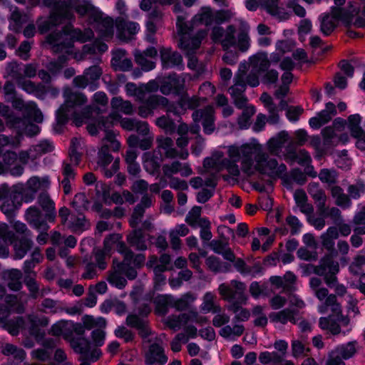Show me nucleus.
I'll list each match as a JSON object with an SVG mask.
<instances>
[{
	"label": "nucleus",
	"instance_id": "nucleus-21",
	"mask_svg": "<svg viewBox=\"0 0 365 365\" xmlns=\"http://www.w3.org/2000/svg\"><path fill=\"white\" fill-rule=\"evenodd\" d=\"M261 8L279 21H285L290 18V14L279 6V0H261Z\"/></svg>",
	"mask_w": 365,
	"mask_h": 365
},
{
	"label": "nucleus",
	"instance_id": "nucleus-42",
	"mask_svg": "<svg viewBox=\"0 0 365 365\" xmlns=\"http://www.w3.org/2000/svg\"><path fill=\"white\" fill-rule=\"evenodd\" d=\"M27 120L24 118L16 117L10 115L7 118L6 124L9 127L13 128L17 130V134L16 136H19L20 138L24 133H31L25 128Z\"/></svg>",
	"mask_w": 365,
	"mask_h": 365
},
{
	"label": "nucleus",
	"instance_id": "nucleus-51",
	"mask_svg": "<svg viewBox=\"0 0 365 365\" xmlns=\"http://www.w3.org/2000/svg\"><path fill=\"white\" fill-rule=\"evenodd\" d=\"M201 207L198 206L193 207L188 212L185 221L192 227L199 226L201 220H207L206 218H201Z\"/></svg>",
	"mask_w": 365,
	"mask_h": 365
},
{
	"label": "nucleus",
	"instance_id": "nucleus-52",
	"mask_svg": "<svg viewBox=\"0 0 365 365\" xmlns=\"http://www.w3.org/2000/svg\"><path fill=\"white\" fill-rule=\"evenodd\" d=\"M83 324L86 329H98L103 328L106 327V320L101 317L95 319L91 316L86 315L82 319Z\"/></svg>",
	"mask_w": 365,
	"mask_h": 365
},
{
	"label": "nucleus",
	"instance_id": "nucleus-47",
	"mask_svg": "<svg viewBox=\"0 0 365 365\" xmlns=\"http://www.w3.org/2000/svg\"><path fill=\"white\" fill-rule=\"evenodd\" d=\"M19 87L29 93H36L39 91L40 85H36L30 80L25 79L22 76H13Z\"/></svg>",
	"mask_w": 365,
	"mask_h": 365
},
{
	"label": "nucleus",
	"instance_id": "nucleus-26",
	"mask_svg": "<svg viewBox=\"0 0 365 365\" xmlns=\"http://www.w3.org/2000/svg\"><path fill=\"white\" fill-rule=\"evenodd\" d=\"M64 96L66 98L65 104L59 108L58 115L63 113L67 108L81 106L86 102V98L82 93H73L70 89L65 90Z\"/></svg>",
	"mask_w": 365,
	"mask_h": 365
},
{
	"label": "nucleus",
	"instance_id": "nucleus-63",
	"mask_svg": "<svg viewBox=\"0 0 365 365\" xmlns=\"http://www.w3.org/2000/svg\"><path fill=\"white\" fill-rule=\"evenodd\" d=\"M24 324L23 318L20 317L15 320L6 321L3 327L13 336H16L19 332V327Z\"/></svg>",
	"mask_w": 365,
	"mask_h": 365
},
{
	"label": "nucleus",
	"instance_id": "nucleus-39",
	"mask_svg": "<svg viewBox=\"0 0 365 365\" xmlns=\"http://www.w3.org/2000/svg\"><path fill=\"white\" fill-rule=\"evenodd\" d=\"M331 196L335 199V203L341 207H348L351 204L349 196L345 194L339 186H333L331 188Z\"/></svg>",
	"mask_w": 365,
	"mask_h": 365
},
{
	"label": "nucleus",
	"instance_id": "nucleus-54",
	"mask_svg": "<svg viewBox=\"0 0 365 365\" xmlns=\"http://www.w3.org/2000/svg\"><path fill=\"white\" fill-rule=\"evenodd\" d=\"M107 280L118 289L124 288L127 284L126 279L121 276V272L118 269L110 272Z\"/></svg>",
	"mask_w": 365,
	"mask_h": 365
},
{
	"label": "nucleus",
	"instance_id": "nucleus-11",
	"mask_svg": "<svg viewBox=\"0 0 365 365\" xmlns=\"http://www.w3.org/2000/svg\"><path fill=\"white\" fill-rule=\"evenodd\" d=\"M150 344L148 346L147 350L145 351V362L147 365L159 364L163 365L168 361V357L165 355L163 346V340L160 338H155V339L145 340V343Z\"/></svg>",
	"mask_w": 365,
	"mask_h": 365
},
{
	"label": "nucleus",
	"instance_id": "nucleus-18",
	"mask_svg": "<svg viewBox=\"0 0 365 365\" xmlns=\"http://www.w3.org/2000/svg\"><path fill=\"white\" fill-rule=\"evenodd\" d=\"M115 25L118 37L123 41L131 40L138 31V25L135 23L126 21L123 17L116 19Z\"/></svg>",
	"mask_w": 365,
	"mask_h": 365
},
{
	"label": "nucleus",
	"instance_id": "nucleus-53",
	"mask_svg": "<svg viewBox=\"0 0 365 365\" xmlns=\"http://www.w3.org/2000/svg\"><path fill=\"white\" fill-rule=\"evenodd\" d=\"M40 306L38 310L43 313L56 314L61 309L58 302L51 298L44 299Z\"/></svg>",
	"mask_w": 365,
	"mask_h": 365
},
{
	"label": "nucleus",
	"instance_id": "nucleus-7",
	"mask_svg": "<svg viewBox=\"0 0 365 365\" xmlns=\"http://www.w3.org/2000/svg\"><path fill=\"white\" fill-rule=\"evenodd\" d=\"M68 1H58L57 0H44V4L52 7L50 18L48 20L39 19L38 21V29L41 34H45L52 27L62 24L66 18L71 16L68 11L63 12V10L68 5Z\"/></svg>",
	"mask_w": 365,
	"mask_h": 365
},
{
	"label": "nucleus",
	"instance_id": "nucleus-9",
	"mask_svg": "<svg viewBox=\"0 0 365 365\" xmlns=\"http://www.w3.org/2000/svg\"><path fill=\"white\" fill-rule=\"evenodd\" d=\"M120 148V142L116 139L113 132H107L106 135L102 140V146L98 153L97 163L99 166L105 168L113 160V156L109 153V149L115 152Z\"/></svg>",
	"mask_w": 365,
	"mask_h": 365
},
{
	"label": "nucleus",
	"instance_id": "nucleus-32",
	"mask_svg": "<svg viewBox=\"0 0 365 365\" xmlns=\"http://www.w3.org/2000/svg\"><path fill=\"white\" fill-rule=\"evenodd\" d=\"M50 185V180L48 177L38 178L36 176L31 178L26 182V187L32 192L29 200L34 198V194L40 190H46Z\"/></svg>",
	"mask_w": 365,
	"mask_h": 365
},
{
	"label": "nucleus",
	"instance_id": "nucleus-58",
	"mask_svg": "<svg viewBox=\"0 0 365 365\" xmlns=\"http://www.w3.org/2000/svg\"><path fill=\"white\" fill-rule=\"evenodd\" d=\"M120 118V115L116 112H113L110 114L108 117L104 118L101 117L98 120V126L99 129H103L106 131V134L107 132H111L108 130L110 127L111 126L113 121L118 120Z\"/></svg>",
	"mask_w": 365,
	"mask_h": 365
},
{
	"label": "nucleus",
	"instance_id": "nucleus-25",
	"mask_svg": "<svg viewBox=\"0 0 365 365\" xmlns=\"http://www.w3.org/2000/svg\"><path fill=\"white\" fill-rule=\"evenodd\" d=\"M162 170L164 175L167 178H172L173 175L179 172L183 177H187L192 173V170L188 164H182L178 160L173 161L170 164L164 165Z\"/></svg>",
	"mask_w": 365,
	"mask_h": 365
},
{
	"label": "nucleus",
	"instance_id": "nucleus-40",
	"mask_svg": "<svg viewBox=\"0 0 365 365\" xmlns=\"http://www.w3.org/2000/svg\"><path fill=\"white\" fill-rule=\"evenodd\" d=\"M113 109L120 110L125 115L133 113L134 108L133 104L128 101H124L120 97H114L110 101Z\"/></svg>",
	"mask_w": 365,
	"mask_h": 365
},
{
	"label": "nucleus",
	"instance_id": "nucleus-59",
	"mask_svg": "<svg viewBox=\"0 0 365 365\" xmlns=\"http://www.w3.org/2000/svg\"><path fill=\"white\" fill-rule=\"evenodd\" d=\"M336 24L330 14H327L323 16L321 21V31L324 35H329L336 28Z\"/></svg>",
	"mask_w": 365,
	"mask_h": 365
},
{
	"label": "nucleus",
	"instance_id": "nucleus-45",
	"mask_svg": "<svg viewBox=\"0 0 365 365\" xmlns=\"http://www.w3.org/2000/svg\"><path fill=\"white\" fill-rule=\"evenodd\" d=\"M32 240L26 237H22L18 244L14 245L15 257L17 259L23 258L27 252L31 248Z\"/></svg>",
	"mask_w": 365,
	"mask_h": 365
},
{
	"label": "nucleus",
	"instance_id": "nucleus-2",
	"mask_svg": "<svg viewBox=\"0 0 365 365\" xmlns=\"http://www.w3.org/2000/svg\"><path fill=\"white\" fill-rule=\"evenodd\" d=\"M218 292L224 300L230 302L227 309L235 314L236 321L244 322L249 319L250 312L242 307L248 299L244 282L234 279L230 282V286L222 283L219 285Z\"/></svg>",
	"mask_w": 365,
	"mask_h": 365
},
{
	"label": "nucleus",
	"instance_id": "nucleus-6",
	"mask_svg": "<svg viewBox=\"0 0 365 365\" xmlns=\"http://www.w3.org/2000/svg\"><path fill=\"white\" fill-rule=\"evenodd\" d=\"M130 87H133V93H130L131 96L136 97L139 101L143 103L138 108V114L143 118L153 116L154 115V110L158 108L166 109L167 113L173 112L175 106L173 103H170L169 100L160 95H151L145 101V92H147L143 86L137 88L133 83H128L126 85L127 91L130 90Z\"/></svg>",
	"mask_w": 365,
	"mask_h": 365
},
{
	"label": "nucleus",
	"instance_id": "nucleus-16",
	"mask_svg": "<svg viewBox=\"0 0 365 365\" xmlns=\"http://www.w3.org/2000/svg\"><path fill=\"white\" fill-rule=\"evenodd\" d=\"M215 111L212 106H208L203 109L196 110L192 113L195 123L202 120V126L205 133L210 134L215 129Z\"/></svg>",
	"mask_w": 365,
	"mask_h": 365
},
{
	"label": "nucleus",
	"instance_id": "nucleus-34",
	"mask_svg": "<svg viewBox=\"0 0 365 365\" xmlns=\"http://www.w3.org/2000/svg\"><path fill=\"white\" fill-rule=\"evenodd\" d=\"M223 153L221 151H215L210 157L204 160L203 166L206 169H213L220 171L224 168Z\"/></svg>",
	"mask_w": 365,
	"mask_h": 365
},
{
	"label": "nucleus",
	"instance_id": "nucleus-15",
	"mask_svg": "<svg viewBox=\"0 0 365 365\" xmlns=\"http://www.w3.org/2000/svg\"><path fill=\"white\" fill-rule=\"evenodd\" d=\"M26 319L29 333L34 337L37 342H40L46 335L45 331L41 327H46L48 325V318L44 316L40 317L36 314H31L27 315Z\"/></svg>",
	"mask_w": 365,
	"mask_h": 365
},
{
	"label": "nucleus",
	"instance_id": "nucleus-12",
	"mask_svg": "<svg viewBox=\"0 0 365 365\" xmlns=\"http://www.w3.org/2000/svg\"><path fill=\"white\" fill-rule=\"evenodd\" d=\"M58 1H68L69 3L63 9V12L68 11L71 16L66 18V20H71L74 17L73 10L81 16H87L88 22L98 12V9L96 8L90 1L87 0H57Z\"/></svg>",
	"mask_w": 365,
	"mask_h": 365
},
{
	"label": "nucleus",
	"instance_id": "nucleus-3",
	"mask_svg": "<svg viewBox=\"0 0 365 365\" xmlns=\"http://www.w3.org/2000/svg\"><path fill=\"white\" fill-rule=\"evenodd\" d=\"M236 26L230 24L225 29L215 26L212 30V38L219 42L225 51L232 47L237 48L241 52L247 51L250 47V37L247 28H240L236 36Z\"/></svg>",
	"mask_w": 365,
	"mask_h": 365
},
{
	"label": "nucleus",
	"instance_id": "nucleus-44",
	"mask_svg": "<svg viewBox=\"0 0 365 365\" xmlns=\"http://www.w3.org/2000/svg\"><path fill=\"white\" fill-rule=\"evenodd\" d=\"M88 222L82 213L77 215H72L68 222V227L73 232H81L86 228Z\"/></svg>",
	"mask_w": 365,
	"mask_h": 365
},
{
	"label": "nucleus",
	"instance_id": "nucleus-64",
	"mask_svg": "<svg viewBox=\"0 0 365 365\" xmlns=\"http://www.w3.org/2000/svg\"><path fill=\"white\" fill-rule=\"evenodd\" d=\"M344 359L336 349L329 352L325 365H345Z\"/></svg>",
	"mask_w": 365,
	"mask_h": 365
},
{
	"label": "nucleus",
	"instance_id": "nucleus-19",
	"mask_svg": "<svg viewBox=\"0 0 365 365\" xmlns=\"http://www.w3.org/2000/svg\"><path fill=\"white\" fill-rule=\"evenodd\" d=\"M25 220L37 230H48L49 227L43 219L41 210L36 206H31L26 210Z\"/></svg>",
	"mask_w": 365,
	"mask_h": 365
},
{
	"label": "nucleus",
	"instance_id": "nucleus-61",
	"mask_svg": "<svg viewBox=\"0 0 365 365\" xmlns=\"http://www.w3.org/2000/svg\"><path fill=\"white\" fill-rule=\"evenodd\" d=\"M349 128L353 137H357L360 131L362 130L359 124L361 117L358 114L351 115L348 118Z\"/></svg>",
	"mask_w": 365,
	"mask_h": 365
},
{
	"label": "nucleus",
	"instance_id": "nucleus-23",
	"mask_svg": "<svg viewBox=\"0 0 365 365\" xmlns=\"http://www.w3.org/2000/svg\"><path fill=\"white\" fill-rule=\"evenodd\" d=\"M285 158L291 162L297 161L301 165L310 164L312 158L305 150L296 151L293 143H289L286 147Z\"/></svg>",
	"mask_w": 365,
	"mask_h": 365
},
{
	"label": "nucleus",
	"instance_id": "nucleus-28",
	"mask_svg": "<svg viewBox=\"0 0 365 365\" xmlns=\"http://www.w3.org/2000/svg\"><path fill=\"white\" fill-rule=\"evenodd\" d=\"M209 246L215 253L222 255L226 260L235 261V255L228 247L227 242L222 240H212L209 243Z\"/></svg>",
	"mask_w": 365,
	"mask_h": 365
},
{
	"label": "nucleus",
	"instance_id": "nucleus-37",
	"mask_svg": "<svg viewBox=\"0 0 365 365\" xmlns=\"http://www.w3.org/2000/svg\"><path fill=\"white\" fill-rule=\"evenodd\" d=\"M1 353L6 356H12L15 360L23 361L26 359V351L12 344L2 345Z\"/></svg>",
	"mask_w": 365,
	"mask_h": 365
},
{
	"label": "nucleus",
	"instance_id": "nucleus-33",
	"mask_svg": "<svg viewBox=\"0 0 365 365\" xmlns=\"http://www.w3.org/2000/svg\"><path fill=\"white\" fill-rule=\"evenodd\" d=\"M217 297L208 292H206L202 298L201 310L204 313H220L222 311L221 307L216 302Z\"/></svg>",
	"mask_w": 365,
	"mask_h": 365
},
{
	"label": "nucleus",
	"instance_id": "nucleus-55",
	"mask_svg": "<svg viewBox=\"0 0 365 365\" xmlns=\"http://www.w3.org/2000/svg\"><path fill=\"white\" fill-rule=\"evenodd\" d=\"M356 341H350L345 345L336 348L344 360L353 357L357 351Z\"/></svg>",
	"mask_w": 365,
	"mask_h": 365
},
{
	"label": "nucleus",
	"instance_id": "nucleus-35",
	"mask_svg": "<svg viewBox=\"0 0 365 365\" xmlns=\"http://www.w3.org/2000/svg\"><path fill=\"white\" fill-rule=\"evenodd\" d=\"M250 61L252 67L257 72L265 71L270 66V61L268 59L267 54L263 52L252 56Z\"/></svg>",
	"mask_w": 365,
	"mask_h": 365
},
{
	"label": "nucleus",
	"instance_id": "nucleus-49",
	"mask_svg": "<svg viewBox=\"0 0 365 365\" xmlns=\"http://www.w3.org/2000/svg\"><path fill=\"white\" fill-rule=\"evenodd\" d=\"M205 264L210 270L215 273L229 270V266L225 265L219 258L210 256L206 259Z\"/></svg>",
	"mask_w": 365,
	"mask_h": 365
},
{
	"label": "nucleus",
	"instance_id": "nucleus-5",
	"mask_svg": "<svg viewBox=\"0 0 365 365\" xmlns=\"http://www.w3.org/2000/svg\"><path fill=\"white\" fill-rule=\"evenodd\" d=\"M93 37V32L90 29L82 31L80 29H73L71 25H67L63 28L62 32H54L48 35L46 41L51 46V49L53 52L58 53L69 48L74 40L85 42Z\"/></svg>",
	"mask_w": 365,
	"mask_h": 365
},
{
	"label": "nucleus",
	"instance_id": "nucleus-14",
	"mask_svg": "<svg viewBox=\"0 0 365 365\" xmlns=\"http://www.w3.org/2000/svg\"><path fill=\"white\" fill-rule=\"evenodd\" d=\"M89 24L96 29L101 36L110 38L113 35V20L99 10L90 20Z\"/></svg>",
	"mask_w": 365,
	"mask_h": 365
},
{
	"label": "nucleus",
	"instance_id": "nucleus-36",
	"mask_svg": "<svg viewBox=\"0 0 365 365\" xmlns=\"http://www.w3.org/2000/svg\"><path fill=\"white\" fill-rule=\"evenodd\" d=\"M215 21V13L210 7H203L193 18L192 24L199 23L205 26H210Z\"/></svg>",
	"mask_w": 365,
	"mask_h": 365
},
{
	"label": "nucleus",
	"instance_id": "nucleus-57",
	"mask_svg": "<svg viewBox=\"0 0 365 365\" xmlns=\"http://www.w3.org/2000/svg\"><path fill=\"white\" fill-rule=\"evenodd\" d=\"M88 204L89 201L83 192L77 193L71 203V206L78 211L87 210Z\"/></svg>",
	"mask_w": 365,
	"mask_h": 365
},
{
	"label": "nucleus",
	"instance_id": "nucleus-41",
	"mask_svg": "<svg viewBox=\"0 0 365 365\" xmlns=\"http://www.w3.org/2000/svg\"><path fill=\"white\" fill-rule=\"evenodd\" d=\"M269 317L272 322H279L282 324H287V322H290L293 324L297 323L293 311L289 309H284L280 312L273 313L270 314Z\"/></svg>",
	"mask_w": 365,
	"mask_h": 365
},
{
	"label": "nucleus",
	"instance_id": "nucleus-62",
	"mask_svg": "<svg viewBox=\"0 0 365 365\" xmlns=\"http://www.w3.org/2000/svg\"><path fill=\"white\" fill-rule=\"evenodd\" d=\"M286 6L299 18H304L307 15V11L305 8L299 4V0H287Z\"/></svg>",
	"mask_w": 365,
	"mask_h": 365
},
{
	"label": "nucleus",
	"instance_id": "nucleus-48",
	"mask_svg": "<svg viewBox=\"0 0 365 365\" xmlns=\"http://www.w3.org/2000/svg\"><path fill=\"white\" fill-rule=\"evenodd\" d=\"M143 163L145 170L149 173H154L160 168L158 158L152 152H147L143 154Z\"/></svg>",
	"mask_w": 365,
	"mask_h": 365
},
{
	"label": "nucleus",
	"instance_id": "nucleus-20",
	"mask_svg": "<svg viewBox=\"0 0 365 365\" xmlns=\"http://www.w3.org/2000/svg\"><path fill=\"white\" fill-rule=\"evenodd\" d=\"M37 202L46 213V218L49 222L56 219V204L46 190L41 191L37 197Z\"/></svg>",
	"mask_w": 365,
	"mask_h": 365
},
{
	"label": "nucleus",
	"instance_id": "nucleus-22",
	"mask_svg": "<svg viewBox=\"0 0 365 365\" xmlns=\"http://www.w3.org/2000/svg\"><path fill=\"white\" fill-rule=\"evenodd\" d=\"M160 56L163 68L178 66L182 63L181 54L176 51H173L170 48H161Z\"/></svg>",
	"mask_w": 365,
	"mask_h": 365
},
{
	"label": "nucleus",
	"instance_id": "nucleus-60",
	"mask_svg": "<svg viewBox=\"0 0 365 365\" xmlns=\"http://www.w3.org/2000/svg\"><path fill=\"white\" fill-rule=\"evenodd\" d=\"M255 109L254 106L245 108L242 115L238 118V125L240 128H245L249 125L251 117L255 114Z\"/></svg>",
	"mask_w": 365,
	"mask_h": 365
},
{
	"label": "nucleus",
	"instance_id": "nucleus-1",
	"mask_svg": "<svg viewBox=\"0 0 365 365\" xmlns=\"http://www.w3.org/2000/svg\"><path fill=\"white\" fill-rule=\"evenodd\" d=\"M322 281L317 277H313L309 280V286L314 291L315 296L319 301L324 300L319 307V311L322 314L327 312L329 308L333 315L320 317L319 320V327L323 330L329 331L333 335H338L341 332V326L347 327L350 323V319L347 315H343L341 305L338 302L335 294H329L327 288L322 287Z\"/></svg>",
	"mask_w": 365,
	"mask_h": 365
},
{
	"label": "nucleus",
	"instance_id": "nucleus-30",
	"mask_svg": "<svg viewBox=\"0 0 365 365\" xmlns=\"http://www.w3.org/2000/svg\"><path fill=\"white\" fill-rule=\"evenodd\" d=\"M233 262L235 269L243 275L249 274L254 277L261 273L262 271V267L259 262L255 263L252 267L247 266L245 260L242 258H235Z\"/></svg>",
	"mask_w": 365,
	"mask_h": 365
},
{
	"label": "nucleus",
	"instance_id": "nucleus-24",
	"mask_svg": "<svg viewBox=\"0 0 365 365\" xmlns=\"http://www.w3.org/2000/svg\"><path fill=\"white\" fill-rule=\"evenodd\" d=\"M126 240L130 247L138 251H145L148 248L145 235L140 227L133 228L128 234Z\"/></svg>",
	"mask_w": 365,
	"mask_h": 365
},
{
	"label": "nucleus",
	"instance_id": "nucleus-31",
	"mask_svg": "<svg viewBox=\"0 0 365 365\" xmlns=\"http://www.w3.org/2000/svg\"><path fill=\"white\" fill-rule=\"evenodd\" d=\"M245 90V71L240 69L235 76L234 85L230 87L229 91L232 98L244 96Z\"/></svg>",
	"mask_w": 365,
	"mask_h": 365
},
{
	"label": "nucleus",
	"instance_id": "nucleus-17",
	"mask_svg": "<svg viewBox=\"0 0 365 365\" xmlns=\"http://www.w3.org/2000/svg\"><path fill=\"white\" fill-rule=\"evenodd\" d=\"M184 79L176 74L170 75L160 82V91L163 95L179 94L184 88Z\"/></svg>",
	"mask_w": 365,
	"mask_h": 365
},
{
	"label": "nucleus",
	"instance_id": "nucleus-50",
	"mask_svg": "<svg viewBox=\"0 0 365 365\" xmlns=\"http://www.w3.org/2000/svg\"><path fill=\"white\" fill-rule=\"evenodd\" d=\"M134 57L136 63L144 71H148L153 70L155 66V63L152 61L148 60L145 56H144V53L140 51L135 50Z\"/></svg>",
	"mask_w": 365,
	"mask_h": 365
},
{
	"label": "nucleus",
	"instance_id": "nucleus-56",
	"mask_svg": "<svg viewBox=\"0 0 365 365\" xmlns=\"http://www.w3.org/2000/svg\"><path fill=\"white\" fill-rule=\"evenodd\" d=\"M195 299V296L191 293H187L181 297V298L174 301L173 307L178 311L186 309L190 303Z\"/></svg>",
	"mask_w": 365,
	"mask_h": 365
},
{
	"label": "nucleus",
	"instance_id": "nucleus-4",
	"mask_svg": "<svg viewBox=\"0 0 365 365\" xmlns=\"http://www.w3.org/2000/svg\"><path fill=\"white\" fill-rule=\"evenodd\" d=\"M176 29L178 46L185 55L195 53L196 50L200 48L202 41L207 35V31L204 29H200L193 34L192 23L186 21L183 16H178Z\"/></svg>",
	"mask_w": 365,
	"mask_h": 365
},
{
	"label": "nucleus",
	"instance_id": "nucleus-29",
	"mask_svg": "<svg viewBox=\"0 0 365 365\" xmlns=\"http://www.w3.org/2000/svg\"><path fill=\"white\" fill-rule=\"evenodd\" d=\"M22 273L20 270L12 269L4 272L3 278L6 282L9 288L14 291H19L21 289L22 284L21 279Z\"/></svg>",
	"mask_w": 365,
	"mask_h": 365
},
{
	"label": "nucleus",
	"instance_id": "nucleus-10",
	"mask_svg": "<svg viewBox=\"0 0 365 365\" xmlns=\"http://www.w3.org/2000/svg\"><path fill=\"white\" fill-rule=\"evenodd\" d=\"M256 168L261 173L273 178L282 177L287 170L285 165L278 164L275 159H269L267 155L264 152L257 158Z\"/></svg>",
	"mask_w": 365,
	"mask_h": 365
},
{
	"label": "nucleus",
	"instance_id": "nucleus-38",
	"mask_svg": "<svg viewBox=\"0 0 365 365\" xmlns=\"http://www.w3.org/2000/svg\"><path fill=\"white\" fill-rule=\"evenodd\" d=\"M289 135L285 131H282L278 135L271 138L268 143V150L272 154H276L283 145L288 140Z\"/></svg>",
	"mask_w": 365,
	"mask_h": 365
},
{
	"label": "nucleus",
	"instance_id": "nucleus-46",
	"mask_svg": "<svg viewBox=\"0 0 365 365\" xmlns=\"http://www.w3.org/2000/svg\"><path fill=\"white\" fill-rule=\"evenodd\" d=\"M155 125L163 129L165 133L172 134L175 132V124L168 115H162L155 120Z\"/></svg>",
	"mask_w": 365,
	"mask_h": 365
},
{
	"label": "nucleus",
	"instance_id": "nucleus-27",
	"mask_svg": "<svg viewBox=\"0 0 365 365\" xmlns=\"http://www.w3.org/2000/svg\"><path fill=\"white\" fill-rule=\"evenodd\" d=\"M157 147L164 150L165 157L167 158H175L178 155V151L174 146V142L170 137L158 136L156 138Z\"/></svg>",
	"mask_w": 365,
	"mask_h": 365
},
{
	"label": "nucleus",
	"instance_id": "nucleus-8",
	"mask_svg": "<svg viewBox=\"0 0 365 365\" xmlns=\"http://www.w3.org/2000/svg\"><path fill=\"white\" fill-rule=\"evenodd\" d=\"M317 276H323L327 285L336 282V274L339 272V264L334 261L331 254L325 255L316 267H311Z\"/></svg>",
	"mask_w": 365,
	"mask_h": 365
},
{
	"label": "nucleus",
	"instance_id": "nucleus-43",
	"mask_svg": "<svg viewBox=\"0 0 365 365\" xmlns=\"http://www.w3.org/2000/svg\"><path fill=\"white\" fill-rule=\"evenodd\" d=\"M72 349L77 353L83 356L88 354L90 349L89 341L84 337L79 336L77 338H72L70 341Z\"/></svg>",
	"mask_w": 365,
	"mask_h": 365
},
{
	"label": "nucleus",
	"instance_id": "nucleus-13",
	"mask_svg": "<svg viewBox=\"0 0 365 365\" xmlns=\"http://www.w3.org/2000/svg\"><path fill=\"white\" fill-rule=\"evenodd\" d=\"M262 153L261 145L256 143L245 144L240 147L230 146L228 148V155L233 161H237L240 159H253L255 157L257 162V158Z\"/></svg>",
	"mask_w": 365,
	"mask_h": 365
}]
</instances>
